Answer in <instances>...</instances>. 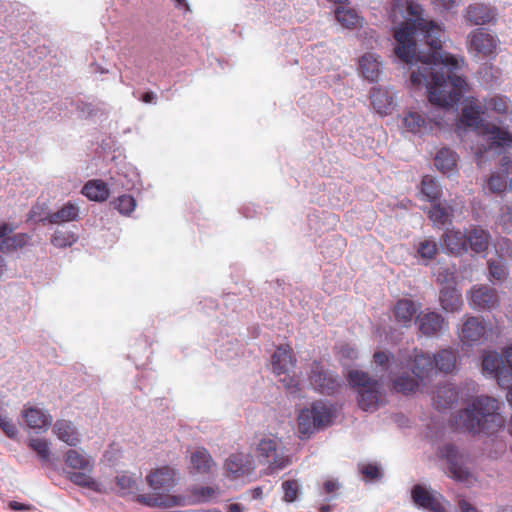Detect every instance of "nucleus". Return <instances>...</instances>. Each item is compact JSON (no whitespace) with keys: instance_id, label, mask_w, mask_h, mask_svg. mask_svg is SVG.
Instances as JSON below:
<instances>
[{"instance_id":"obj_1","label":"nucleus","mask_w":512,"mask_h":512,"mask_svg":"<svg viewBox=\"0 0 512 512\" xmlns=\"http://www.w3.org/2000/svg\"><path fill=\"white\" fill-rule=\"evenodd\" d=\"M397 12L405 13V21L394 31L395 55L407 64H421L412 71L410 82L414 86L424 84L433 105L453 107L468 90L466 80L457 74L464 58L442 50V29L423 17L421 5L411 0H393L392 16L396 17Z\"/></svg>"},{"instance_id":"obj_2","label":"nucleus","mask_w":512,"mask_h":512,"mask_svg":"<svg viewBox=\"0 0 512 512\" xmlns=\"http://www.w3.org/2000/svg\"><path fill=\"white\" fill-rule=\"evenodd\" d=\"M450 422L458 431L473 435H492L504 426L505 418L500 412V403L497 399L480 395L453 415Z\"/></svg>"},{"instance_id":"obj_3","label":"nucleus","mask_w":512,"mask_h":512,"mask_svg":"<svg viewBox=\"0 0 512 512\" xmlns=\"http://www.w3.org/2000/svg\"><path fill=\"white\" fill-rule=\"evenodd\" d=\"M67 478L77 486L101 492V485L91 476L94 460L84 450H67L64 455Z\"/></svg>"},{"instance_id":"obj_4","label":"nucleus","mask_w":512,"mask_h":512,"mask_svg":"<svg viewBox=\"0 0 512 512\" xmlns=\"http://www.w3.org/2000/svg\"><path fill=\"white\" fill-rule=\"evenodd\" d=\"M483 113L475 99L469 100L462 108L460 121L463 125L473 127L484 135H491L492 147H503L505 143L512 142V134L508 130L484 122L480 117Z\"/></svg>"},{"instance_id":"obj_5","label":"nucleus","mask_w":512,"mask_h":512,"mask_svg":"<svg viewBox=\"0 0 512 512\" xmlns=\"http://www.w3.org/2000/svg\"><path fill=\"white\" fill-rule=\"evenodd\" d=\"M335 417L333 405L323 401L312 403L298 416V430L302 437L308 438L316 431L330 426Z\"/></svg>"},{"instance_id":"obj_6","label":"nucleus","mask_w":512,"mask_h":512,"mask_svg":"<svg viewBox=\"0 0 512 512\" xmlns=\"http://www.w3.org/2000/svg\"><path fill=\"white\" fill-rule=\"evenodd\" d=\"M348 382L351 387L357 389L358 404L362 410L378 409L382 398V385L378 380L372 379L366 372L351 370L348 373Z\"/></svg>"},{"instance_id":"obj_7","label":"nucleus","mask_w":512,"mask_h":512,"mask_svg":"<svg viewBox=\"0 0 512 512\" xmlns=\"http://www.w3.org/2000/svg\"><path fill=\"white\" fill-rule=\"evenodd\" d=\"M439 458L445 461L446 474L459 482L471 477L475 459L470 450H440Z\"/></svg>"},{"instance_id":"obj_8","label":"nucleus","mask_w":512,"mask_h":512,"mask_svg":"<svg viewBox=\"0 0 512 512\" xmlns=\"http://www.w3.org/2000/svg\"><path fill=\"white\" fill-rule=\"evenodd\" d=\"M295 364L296 359L289 345L279 346L272 356L273 372L279 377L284 376L280 378V381L292 393L298 390V380L290 376V372L293 371Z\"/></svg>"},{"instance_id":"obj_9","label":"nucleus","mask_w":512,"mask_h":512,"mask_svg":"<svg viewBox=\"0 0 512 512\" xmlns=\"http://www.w3.org/2000/svg\"><path fill=\"white\" fill-rule=\"evenodd\" d=\"M468 50L475 52L483 57H493L496 55L499 45V39L482 28L471 31L468 35Z\"/></svg>"},{"instance_id":"obj_10","label":"nucleus","mask_w":512,"mask_h":512,"mask_svg":"<svg viewBox=\"0 0 512 512\" xmlns=\"http://www.w3.org/2000/svg\"><path fill=\"white\" fill-rule=\"evenodd\" d=\"M438 276L437 280L444 284L440 289L439 300L441 307L446 312H457L463 306V299L461 293L456 289V282L454 276L450 272H446L444 278Z\"/></svg>"},{"instance_id":"obj_11","label":"nucleus","mask_w":512,"mask_h":512,"mask_svg":"<svg viewBox=\"0 0 512 512\" xmlns=\"http://www.w3.org/2000/svg\"><path fill=\"white\" fill-rule=\"evenodd\" d=\"M16 226L12 223L2 222L0 224V253L10 254L20 250L29 244L31 236L27 233L13 234Z\"/></svg>"},{"instance_id":"obj_12","label":"nucleus","mask_w":512,"mask_h":512,"mask_svg":"<svg viewBox=\"0 0 512 512\" xmlns=\"http://www.w3.org/2000/svg\"><path fill=\"white\" fill-rule=\"evenodd\" d=\"M498 12L496 7L482 2L469 4L463 11L464 19L474 26L495 24Z\"/></svg>"},{"instance_id":"obj_13","label":"nucleus","mask_w":512,"mask_h":512,"mask_svg":"<svg viewBox=\"0 0 512 512\" xmlns=\"http://www.w3.org/2000/svg\"><path fill=\"white\" fill-rule=\"evenodd\" d=\"M310 384L322 394H332L339 387L337 378L320 361H314L309 374Z\"/></svg>"},{"instance_id":"obj_14","label":"nucleus","mask_w":512,"mask_h":512,"mask_svg":"<svg viewBox=\"0 0 512 512\" xmlns=\"http://www.w3.org/2000/svg\"><path fill=\"white\" fill-rule=\"evenodd\" d=\"M146 481L154 491L165 493L176 486L179 474L175 468L164 465L148 474Z\"/></svg>"},{"instance_id":"obj_15","label":"nucleus","mask_w":512,"mask_h":512,"mask_svg":"<svg viewBox=\"0 0 512 512\" xmlns=\"http://www.w3.org/2000/svg\"><path fill=\"white\" fill-rule=\"evenodd\" d=\"M404 361L407 362V366L411 364L412 373L421 381L429 377L435 370L433 355L417 348H414L413 354L409 356L408 359H406L405 356H401L400 365H402Z\"/></svg>"},{"instance_id":"obj_16","label":"nucleus","mask_w":512,"mask_h":512,"mask_svg":"<svg viewBox=\"0 0 512 512\" xmlns=\"http://www.w3.org/2000/svg\"><path fill=\"white\" fill-rule=\"evenodd\" d=\"M415 323L419 331L427 337L436 336L448 328V322L444 317L434 311L420 312L416 317Z\"/></svg>"},{"instance_id":"obj_17","label":"nucleus","mask_w":512,"mask_h":512,"mask_svg":"<svg viewBox=\"0 0 512 512\" xmlns=\"http://www.w3.org/2000/svg\"><path fill=\"white\" fill-rule=\"evenodd\" d=\"M471 302L474 308L490 310L499 305V296L494 288L475 285L471 288Z\"/></svg>"},{"instance_id":"obj_18","label":"nucleus","mask_w":512,"mask_h":512,"mask_svg":"<svg viewBox=\"0 0 512 512\" xmlns=\"http://www.w3.org/2000/svg\"><path fill=\"white\" fill-rule=\"evenodd\" d=\"M136 501L147 507L172 508L185 506L187 498L183 495H168L158 492L155 495H137Z\"/></svg>"},{"instance_id":"obj_19","label":"nucleus","mask_w":512,"mask_h":512,"mask_svg":"<svg viewBox=\"0 0 512 512\" xmlns=\"http://www.w3.org/2000/svg\"><path fill=\"white\" fill-rule=\"evenodd\" d=\"M52 431L60 441L70 447H76L81 443L82 434L71 420L57 419L52 425Z\"/></svg>"},{"instance_id":"obj_20","label":"nucleus","mask_w":512,"mask_h":512,"mask_svg":"<svg viewBox=\"0 0 512 512\" xmlns=\"http://www.w3.org/2000/svg\"><path fill=\"white\" fill-rule=\"evenodd\" d=\"M486 334V326L482 319L476 316H467L463 322L459 337L465 344L480 342Z\"/></svg>"},{"instance_id":"obj_21","label":"nucleus","mask_w":512,"mask_h":512,"mask_svg":"<svg viewBox=\"0 0 512 512\" xmlns=\"http://www.w3.org/2000/svg\"><path fill=\"white\" fill-rule=\"evenodd\" d=\"M217 469L216 462L208 450H195L190 455L189 470L192 475H202L210 477Z\"/></svg>"},{"instance_id":"obj_22","label":"nucleus","mask_w":512,"mask_h":512,"mask_svg":"<svg viewBox=\"0 0 512 512\" xmlns=\"http://www.w3.org/2000/svg\"><path fill=\"white\" fill-rule=\"evenodd\" d=\"M22 416L28 427L37 433L46 432L52 426L53 418L46 410L29 407L23 410Z\"/></svg>"},{"instance_id":"obj_23","label":"nucleus","mask_w":512,"mask_h":512,"mask_svg":"<svg viewBox=\"0 0 512 512\" xmlns=\"http://www.w3.org/2000/svg\"><path fill=\"white\" fill-rule=\"evenodd\" d=\"M411 497L413 502L419 507L433 512L445 511L442 503L424 485L415 484L411 489Z\"/></svg>"},{"instance_id":"obj_24","label":"nucleus","mask_w":512,"mask_h":512,"mask_svg":"<svg viewBox=\"0 0 512 512\" xmlns=\"http://www.w3.org/2000/svg\"><path fill=\"white\" fill-rule=\"evenodd\" d=\"M467 237V248L475 253H482L488 249L491 235L480 226H471L465 231Z\"/></svg>"},{"instance_id":"obj_25","label":"nucleus","mask_w":512,"mask_h":512,"mask_svg":"<svg viewBox=\"0 0 512 512\" xmlns=\"http://www.w3.org/2000/svg\"><path fill=\"white\" fill-rule=\"evenodd\" d=\"M371 104L375 111L381 115H388L394 109L393 94L382 88H373L370 94Z\"/></svg>"},{"instance_id":"obj_26","label":"nucleus","mask_w":512,"mask_h":512,"mask_svg":"<svg viewBox=\"0 0 512 512\" xmlns=\"http://www.w3.org/2000/svg\"><path fill=\"white\" fill-rule=\"evenodd\" d=\"M443 245L452 254L462 255L468 251L467 237L460 230H447L442 236Z\"/></svg>"},{"instance_id":"obj_27","label":"nucleus","mask_w":512,"mask_h":512,"mask_svg":"<svg viewBox=\"0 0 512 512\" xmlns=\"http://www.w3.org/2000/svg\"><path fill=\"white\" fill-rule=\"evenodd\" d=\"M79 207L72 203L67 202L60 209L54 213H49L46 217L41 219L43 223L59 224L61 222H72L79 219Z\"/></svg>"},{"instance_id":"obj_28","label":"nucleus","mask_w":512,"mask_h":512,"mask_svg":"<svg viewBox=\"0 0 512 512\" xmlns=\"http://www.w3.org/2000/svg\"><path fill=\"white\" fill-rule=\"evenodd\" d=\"M359 69L363 77L370 82H376L381 73L379 56L366 53L359 59Z\"/></svg>"},{"instance_id":"obj_29","label":"nucleus","mask_w":512,"mask_h":512,"mask_svg":"<svg viewBox=\"0 0 512 512\" xmlns=\"http://www.w3.org/2000/svg\"><path fill=\"white\" fill-rule=\"evenodd\" d=\"M434 367L444 374L452 373L456 369L457 353L452 348H446L433 355Z\"/></svg>"},{"instance_id":"obj_30","label":"nucleus","mask_w":512,"mask_h":512,"mask_svg":"<svg viewBox=\"0 0 512 512\" xmlns=\"http://www.w3.org/2000/svg\"><path fill=\"white\" fill-rule=\"evenodd\" d=\"M81 193L91 201L103 202L109 197L110 190L104 181L95 179L85 183Z\"/></svg>"},{"instance_id":"obj_31","label":"nucleus","mask_w":512,"mask_h":512,"mask_svg":"<svg viewBox=\"0 0 512 512\" xmlns=\"http://www.w3.org/2000/svg\"><path fill=\"white\" fill-rule=\"evenodd\" d=\"M417 312V307L412 300L400 299L396 302L393 313L397 322L403 326L409 327L412 319Z\"/></svg>"},{"instance_id":"obj_32","label":"nucleus","mask_w":512,"mask_h":512,"mask_svg":"<svg viewBox=\"0 0 512 512\" xmlns=\"http://www.w3.org/2000/svg\"><path fill=\"white\" fill-rule=\"evenodd\" d=\"M433 402L438 410L450 408L458 399V392L451 385L447 384L439 387L433 395Z\"/></svg>"},{"instance_id":"obj_33","label":"nucleus","mask_w":512,"mask_h":512,"mask_svg":"<svg viewBox=\"0 0 512 512\" xmlns=\"http://www.w3.org/2000/svg\"><path fill=\"white\" fill-rule=\"evenodd\" d=\"M457 160L458 156L454 151L448 148H442L435 156V166L442 173L448 174L456 169Z\"/></svg>"},{"instance_id":"obj_34","label":"nucleus","mask_w":512,"mask_h":512,"mask_svg":"<svg viewBox=\"0 0 512 512\" xmlns=\"http://www.w3.org/2000/svg\"><path fill=\"white\" fill-rule=\"evenodd\" d=\"M226 468L230 474L238 477L250 471L251 463L242 453H235L227 459Z\"/></svg>"},{"instance_id":"obj_35","label":"nucleus","mask_w":512,"mask_h":512,"mask_svg":"<svg viewBox=\"0 0 512 512\" xmlns=\"http://www.w3.org/2000/svg\"><path fill=\"white\" fill-rule=\"evenodd\" d=\"M502 367H504V360L502 356L494 351L487 352L482 360V369L483 371L492 374L499 384V374L502 371Z\"/></svg>"},{"instance_id":"obj_36","label":"nucleus","mask_w":512,"mask_h":512,"mask_svg":"<svg viewBox=\"0 0 512 512\" xmlns=\"http://www.w3.org/2000/svg\"><path fill=\"white\" fill-rule=\"evenodd\" d=\"M419 381L421 380L415 375L410 376L408 374H403L393 381V388L396 392L408 395L415 393L418 390Z\"/></svg>"},{"instance_id":"obj_37","label":"nucleus","mask_w":512,"mask_h":512,"mask_svg":"<svg viewBox=\"0 0 512 512\" xmlns=\"http://www.w3.org/2000/svg\"><path fill=\"white\" fill-rule=\"evenodd\" d=\"M243 345L238 341H227L216 349L217 357L228 363L233 362L241 354Z\"/></svg>"},{"instance_id":"obj_38","label":"nucleus","mask_w":512,"mask_h":512,"mask_svg":"<svg viewBox=\"0 0 512 512\" xmlns=\"http://www.w3.org/2000/svg\"><path fill=\"white\" fill-rule=\"evenodd\" d=\"M78 238L75 231L58 228L51 237V243L58 248H67L75 244Z\"/></svg>"},{"instance_id":"obj_39","label":"nucleus","mask_w":512,"mask_h":512,"mask_svg":"<svg viewBox=\"0 0 512 512\" xmlns=\"http://www.w3.org/2000/svg\"><path fill=\"white\" fill-rule=\"evenodd\" d=\"M421 193L430 202L439 200L442 195V188L434 177L425 175L421 181Z\"/></svg>"},{"instance_id":"obj_40","label":"nucleus","mask_w":512,"mask_h":512,"mask_svg":"<svg viewBox=\"0 0 512 512\" xmlns=\"http://www.w3.org/2000/svg\"><path fill=\"white\" fill-rule=\"evenodd\" d=\"M403 125L413 134H422L427 129V120L417 112H409L403 118Z\"/></svg>"},{"instance_id":"obj_41","label":"nucleus","mask_w":512,"mask_h":512,"mask_svg":"<svg viewBox=\"0 0 512 512\" xmlns=\"http://www.w3.org/2000/svg\"><path fill=\"white\" fill-rule=\"evenodd\" d=\"M335 16L337 21L345 28L353 29L360 24L361 18L352 9H346L344 7H338L335 10Z\"/></svg>"},{"instance_id":"obj_42","label":"nucleus","mask_w":512,"mask_h":512,"mask_svg":"<svg viewBox=\"0 0 512 512\" xmlns=\"http://www.w3.org/2000/svg\"><path fill=\"white\" fill-rule=\"evenodd\" d=\"M76 109L79 113V116L84 119L93 118L95 116L103 115L106 113V109L103 103L79 101L76 105Z\"/></svg>"},{"instance_id":"obj_43","label":"nucleus","mask_w":512,"mask_h":512,"mask_svg":"<svg viewBox=\"0 0 512 512\" xmlns=\"http://www.w3.org/2000/svg\"><path fill=\"white\" fill-rule=\"evenodd\" d=\"M450 210L449 207L443 206L441 203H436L428 211V217L435 225L442 226L450 220Z\"/></svg>"},{"instance_id":"obj_44","label":"nucleus","mask_w":512,"mask_h":512,"mask_svg":"<svg viewBox=\"0 0 512 512\" xmlns=\"http://www.w3.org/2000/svg\"><path fill=\"white\" fill-rule=\"evenodd\" d=\"M504 367L499 374V386H507L510 384L512 377V346L507 347L503 351Z\"/></svg>"},{"instance_id":"obj_45","label":"nucleus","mask_w":512,"mask_h":512,"mask_svg":"<svg viewBox=\"0 0 512 512\" xmlns=\"http://www.w3.org/2000/svg\"><path fill=\"white\" fill-rule=\"evenodd\" d=\"M113 206L120 214L129 215L136 207V200L131 195L123 194L113 201Z\"/></svg>"},{"instance_id":"obj_46","label":"nucleus","mask_w":512,"mask_h":512,"mask_svg":"<svg viewBox=\"0 0 512 512\" xmlns=\"http://www.w3.org/2000/svg\"><path fill=\"white\" fill-rule=\"evenodd\" d=\"M507 178L508 176L494 172L490 175L487 180V187L492 193L500 194L504 192L507 188Z\"/></svg>"},{"instance_id":"obj_47","label":"nucleus","mask_w":512,"mask_h":512,"mask_svg":"<svg viewBox=\"0 0 512 512\" xmlns=\"http://www.w3.org/2000/svg\"><path fill=\"white\" fill-rule=\"evenodd\" d=\"M486 106L498 114L506 115L510 109V100L506 96H494L486 102Z\"/></svg>"},{"instance_id":"obj_48","label":"nucleus","mask_w":512,"mask_h":512,"mask_svg":"<svg viewBox=\"0 0 512 512\" xmlns=\"http://www.w3.org/2000/svg\"><path fill=\"white\" fill-rule=\"evenodd\" d=\"M359 472L370 481H380L383 478L381 466L376 462L359 465Z\"/></svg>"},{"instance_id":"obj_49","label":"nucleus","mask_w":512,"mask_h":512,"mask_svg":"<svg viewBox=\"0 0 512 512\" xmlns=\"http://www.w3.org/2000/svg\"><path fill=\"white\" fill-rule=\"evenodd\" d=\"M116 484L122 495L132 494L137 489V481L125 473L116 476Z\"/></svg>"},{"instance_id":"obj_50","label":"nucleus","mask_w":512,"mask_h":512,"mask_svg":"<svg viewBox=\"0 0 512 512\" xmlns=\"http://www.w3.org/2000/svg\"><path fill=\"white\" fill-rule=\"evenodd\" d=\"M284 496L283 500L287 503L294 502L300 492V484L297 480H286L281 485Z\"/></svg>"},{"instance_id":"obj_51","label":"nucleus","mask_w":512,"mask_h":512,"mask_svg":"<svg viewBox=\"0 0 512 512\" xmlns=\"http://www.w3.org/2000/svg\"><path fill=\"white\" fill-rule=\"evenodd\" d=\"M417 252L422 259L432 260L438 252V247L434 240L425 239L420 242Z\"/></svg>"},{"instance_id":"obj_52","label":"nucleus","mask_w":512,"mask_h":512,"mask_svg":"<svg viewBox=\"0 0 512 512\" xmlns=\"http://www.w3.org/2000/svg\"><path fill=\"white\" fill-rule=\"evenodd\" d=\"M488 270L490 276L497 281H503L509 275L507 266L499 261L489 260Z\"/></svg>"},{"instance_id":"obj_53","label":"nucleus","mask_w":512,"mask_h":512,"mask_svg":"<svg viewBox=\"0 0 512 512\" xmlns=\"http://www.w3.org/2000/svg\"><path fill=\"white\" fill-rule=\"evenodd\" d=\"M0 428L9 437L15 438L18 434L16 424L6 415H0Z\"/></svg>"},{"instance_id":"obj_54","label":"nucleus","mask_w":512,"mask_h":512,"mask_svg":"<svg viewBox=\"0 0 512 512\" xmlns=\"http://www.w3.org/2000/svg\"><path fill=\"white\" fill-rule=\"evenodd\" d=\"M36 451V457L41 462L42 466L45 467H51L56 469L57 468V458H55L51 450H35Z\"/></svg>"},{"instance_id":"obj_55","label":"nucleus","mask_w":512,"mask_h":512,"mask_svg":"<svg viewBox=\"0 0 512 512\" xmlns=\"http://www.w3.org/2000/svg\"><path fill=\"white\" fill-rule=\"evenodd\" d=\"M499 222L504 229H512V206L505 205L501 208Z\"/></svg>"},{"instance_id":"obj_56","label":"nucleus","mask_w":512,"mask_h":512,"mask_svg":"<svg viewBox=\"0 0 512 512\" xmlns=\"http://www.w3.org/2000/svg\"><path fill=\"white\" fill-rule=\"evenodd\" d=\"M216 491L212 487L203 486L193 489V495L198 501H208L214 496Z\"/></svg>"},{"instance_id":"obj_57","label":"nucleus","mask_w":512,"mask_h":512,"mask_svg":"<svg viewBox=\"0 0 512 512\" xmlns=\"http://www.w3.org/2000/svg\"><path fill=\"white\" fill-rule=\"evenodd\" d=\"M290 464L288 457H275L274 461L269 465L268 469L270 473H275L279 470L284 469Z\"/></svg>"},{"instance_id":"obj_58","label":"nucleus","mask_w":512,"mask_h":512,"mask_svg":"<svg viewBox=\"0 0 512 512\" xmlns=\"http://www.w3.org/2000/svg\"><path fill=\"white\" fill-rule=\"evenodd\" d=\"M374 361L379 366H386L389 362L390 355L384 351H378L374 353Z\"/></svg>"},{"instance_id":"obj_59","label":"nucleus","mask_w":512,"mask_h":512,"mask_svg":"<svg viewBox=\"0 0 512 512\" xmlns=\"http://www.w3.org/2000/svg\"><path fill=\"white\" fill-rule=\"evenodd\" d=\"M458 508L460 512H481L464 498L458 501Z\"/></svg>"},{"instance_id":"obj_60","label":"nucleus","mask_w":512,"mask_h":512,"mask_svg":"<svg viewBox=\"0 0 512 512\" xmlns=\"http://www.w3.org/2000/svg\"><path fill=\"white\" fill-rule=\"evenodd\" d=\"M340 354L342 357L351 360L357 358V351L354 348L350 347L349 345H343L340 349Z\"/></svg>"},{"instance_id":"obj_61","label":"nucleus","mask_w":512,"mask_h":512,"mask_svg":"<svg viewBox=\"0 0 512 512\" xmlns=\"http://www.w3.org/2000/svg\"><path fill=\"white\" fill-rule=\"evenodd\" d=\"M502 174L508 176L512 169V160L509 156H503L500 162Z\"/></svg>"},{"instance_id":"obj_62","label":"nucleus","mask_w":512,"mask_h":512,"mask_svg":"<svg viewBox=\"0 0 512 512\" xmlns=\"http://www.w3.org/2000/svg\"><path fill=\"white\" fill-rule=\"evenodd\" d=\"M8 506L10 509L15 510V511H27V510H30L33 508V506L30 504H24V503H20V502L14 501V500L10 501L8 503Z\"/></svg>"},{"instance_id":"obj_63","label":"nucleus","mask_w":512,"mask_h":512,"mask_svg":"<svg viewBox=\"0 0 512 512\" xmlns=\"http://www.w3.org/2000/svg\"><path fill=\"white\" fill-rule=\"evenodd\" d=\"M8 506L10 509L15 510V511H27V510H30L33 508V506L30 504H24V503H20V502L14 501V500L10 501L8 503Z\"/></svg>"},{"instance_id":"obj_64","label":"nucleus","mask_w":512,"mask_h":512,"mask_svg":"<svg viewBox=\"0 0 512 512\" xmlns=\"http://www.w3.org/2000/svg\"><path fill=\"white\" fill-rule=\"evenodd\" d=\"M140 100L146 104L155 105L157 103V95L153 91H147L141 95Z\"/></svg>"}]
</instances>
